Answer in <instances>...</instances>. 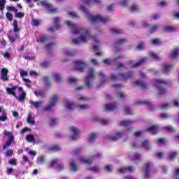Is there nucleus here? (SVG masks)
Listing matches in <instances>:
<instances>
[{
	"label": "nucleus",
	"mask_w": 179,
	"mask_h": 179,
	"mask_svg": "<svg viewBox=\"0 0 179 179\" xmlns=\"http://www.w3.org/2000/svg\"><path fill=\"white\" fill-rule=\"evenodd\" d=\"M141 146L142 148L145 149V150H150V143L148 140H145L144 141H143L141 143Z\"/></svg>",
	"instance_id": "a878e982"
},
{
	"label": "nucleus",
	"mask_w": 179,
	"mask_h": 179,
	"mask_svg": "<svg viewBox=\"0 0 179 179\" xmlns=\"http://www.w3.org/2000/svg\"><path fill=\"white\" fill-rule=\"evenodd\" d=\"M159 126H157V125H152V126H150V127H148L147 129V131L148 132H150L152 131H153V135H157V134H159Z\"/></svg>",
	"instance_id": "412c9836"
},
{
	"label": "nucleus",
	"mask_w": 179,
	"mask_h": 179,
	"mask_svg": "<svg viewBox=\"0 0 179 179\" xmlns=\"http://www.w3.org/2000/svg\"><path fill=\"white\" fill-rule=\"evenodd\" d=\"M135 121L134 120H126V121H122L119 123L120 127H129L134 124Z\"/></svg>",
	"instance_id": "4be33fe9"
},
{
	"label": "nucleus",
	"mask_w": 179,
	"mask_h": 179,
	"mask_svg": "<svg viewBox=\"0 0 179 179\" xmlns=\"http://www.w3.org/2000/svg\"><path fill=\"white\" fill-rule=\"evenodd\" d=\"M143 104H145V106H148L149 110H152V107H153V105L152 104V102L150 101H144L142 102Z\"/></svg>",
	"instance_id": "0e129e2a"
},
{
	"label": "nucleus",
	"mask_w": 179,
	"mask_h": 179,
	"mask_svg": "<svg viewBox=\"0 0 179 179\" xmlns=\"http://www.w3.org/2000/svg\"><path fill=\"white\" fill-rule=\"evenodd\" d=\"M34 93L36 97H45V92L43 91H34Z\"/></svg>",
	"instance_id": "58836bf2"
},
{
	"label": "nucleus",
	"mask_w": 179,
	"mask_h": 179,
	"mask_svg": "<svg viewBox=\"0 0 179 179\" xmlns=\"http://www.w3.org/2000/svg\"><path fill=\"white\" fill-rule=\"evenodd\" d=\"M41 3L42 5H44L45 6H47V8L49 9V10H51V12H54L55 13H57V8H54V9H51V5L47 3V2L45 1H41Z\"/></svg>",
	"instance_id": "f704fd0d"
},
{
	"label": "nucleus",
	"mask_w": 179,
	"mask_h": 179,
	"mask_svg": "<svg viewBox=\"0 0 179 179\" xmlns=\"http://www.w3.org/2000/svg\"><path fill=\"white\" fill-rule=\"evenodd\" d=\"M57 121H58V119H57V118L50 119V127H54V126L57 125Z\"/></svg>",
	"instance_id": "6e6d98bb"
},
{
	"label": "nucleus",
	"mask_w": 179,
	"mask_h": 179,
	"mask_svg": "<svg viewBox=\"0 0 179 179\" xmlns=\"http://www.w3.org/2000/svg\"><path fill=\"white\" fill-rule=\"evenodd\" d=\"M89 19L92 23H96L97 22H102L103 24H106L107 22H110V17L107 16L105 18H103L101 15H89Z\"/></svg>",
	"instance_id": "0eeeda50"
},
{
	"label": "nucleus",
	"mask_w": 179,
	"mask_h": 179,
	"mask_svg": "<svg viewBox=\"0 0 179 179\" xmlns=\"http://www.w3.org/2000/svg\"><path fill=\"white\" fill-rule=\"evenodd\" d=\"M41 66H42V68H48V66H50V62H43L42 63H41Z\"/></svg>",
	"instance_id": "052dcab7"
},
{
	"label": "nucleus",
	"mask_w": 179,
	"mask_h": 179,
	"mask_svg": "<svg viewBox=\"0 0 179 179\" xmlns=\"http://www.w3.org/2000/svg\"><path fill=\"white\" fill-rule=\"evenodd\" d=\"M94 120L96 122H100V124H101V125H108V124H110V120L101 119V117H99L97 116L94 117Z\"/></svg>",
	"instance_id": "f3484780"
},
{
	"label": "nucleus",
	"mask_w": 179,
	"mask_h": 179,
	"mask_svg": "<svg viewBox=\"0 0 179 179\" xmlns=\"http://www.w3.org/2000/svg\"><path fill=\"white\" fill-rule=\"evenodd\" d=\"M6 156L7 157H12L13 156V150H7L6 151Z\"/></svg>",
	"instance_id": "4d7b16f0"
},
{
	"label": "nucleus",
	"mask_w": 179,
	"mask_h": 179,
	"mask_svg": "<svg viewBox=\"0 0 179 179\" xmlns=\"http://www.w3.org/2000/svg\"><path fill=\"white\" fill-rule=\"evenodd\" d=\"M152 166H153V164L150 162H148V163L144 164L145 178H149V176H150L149 174L150 173V169H152Z\"/></svg>",
	"instance_id": "9b49d317"
},
{
	"label": "nucleus",
	"mask_w": 179,
	"mask_h": 179,
	"mask_svg": "<svg viewBox=\"0 0 179 179\" xmlns=\"http://www.w3.org/2000/svg\"><path fill=\"white\" fill-rule=\"evenodd\" d=\"M29 104L31 106H33L34 108H36V110H38L39 107H41L43 104V101H38V102H34L31 100L29 101Z\"/></svg>",
	"instance_id": "5701e85b"
},
{
	"label": "nucleus",
	"mask_w": 179,
	"mask_h": 179,
	"mask_svg": "<svg viewBox=\"0 0 179 179\" xmlns=\"http://www.w3.org/2000/svg\"><path fill=\"white\" fill-rule=\"evenodd\" d=\"M146 59H148V58H146V57H143V58L141 59L137 63H136L135 64L133 65V68H139V66H141V65H142V64H143L146 62Z\"/></svg>",
	"instance_id": "c85d7f7f"
},
{
	"label": "nucleus",
	"mask_w": 179,
	"mask_h": 179,
	"mask_svg": "<svg viewBox=\"0 0 179 179\" xmlns=\"http://www.w3.org/2000/svg\"><path fill=\"white\" fill-rule=\"evenodd\" d=\"M59 22H61V19L59 18V17H56L55 18L53 19V23L55 27H57V29H59V27H61V25L59 24Z\"/></svg>",
	"instance_id": "2f4dec72"
},
{
	"label": "nucleus",
	"mask_w": 179,
	"mask_h": 179,
	"mask_svg": "<svg viewBox=\"0 0 179 179\" xmlns=\"http://www.w3.org/2000/svg\"><path fill=\"white\" fill-rule=\"evenodd\" d=\"M176 157H177V152H171V154H169L170 160H174V159H176Z\"/></svg>",
	"instance_id": "69168bd1"
},
{
	"label": "nucleus",
	"mask_w": 179,
	"mask_h": 179,
	"mask_svg": "<svg viewBox=\"0 0 179 179\" xmlns=\"http://www.w3.org/2000/svg\"><path fill=\"white\" fill-rule=\"evenodd\" d=\"M90 171H94V173H99V171H100V169L99 168V166H91L90 168Z\"/></svg>",
	"instance_id": "603ef678"
},
{
	"label": "nucleus",
	"mask_w": 179,
	"mask_h": 179,
	"mask_svg": "<svg viewBox=\"0 0 179 179\" xmlns=\"http://www.w3.org/2000/svg\"><path fill=\"white\" fill-rule=\"evenodd\" d=\"M26 139L27 142H36V139L34 138V136L29 134L26 136Z\"/></svg>",
	"instance_id": "37998d69"
},
{
	"label": "nucleus",
	"mask_w": 179,
	"mask_h": 179,
	"mask_svg": "<svg viewBox=\"0 0 179 179\" xmlns=\"http://www.w3.org/2000/svg\"><path fill=\"white\" fill-rule=\"evenodd\" d=\"M49 152H59L61 146L59 145H53L48 148Z\"/></svg>",
	"instance_id": "b1692460"
},
{
	"label": "nucleus",
	"mask_w": 179,
	"mask_h": 179,
	"mask_svg": "<svg viewBox=\"0 0 179 179\" xmlns=\"http://www.w3.org/2000/svg\"><path fill=\"white\" fill-rule=\"evenodd\" d=\"M179 55V48H175L171 52V57L173 59L177 58V56Z\"/></svg>",
	"instance_id": "7c9ffc66"
},
{
	"label": "nucleus",
	"mask_w": 179,
	"mask_h": 179,
	"mask_svg": "<svg viewBox=\"0 0 179 179\" xmlns=\"http://www.w3.org/2000/svg\"><path fill=\"white\" fill-rule=\"evenodd\" d=\"M135 84L136 85V86H138L141 89H147L148 88V84L145 81L136 80V81H135Z\"/></svg>",
	"instance_id": "aec40b11"
},
{
	"label": "nucleus",
	"mask_w": 179,
	"mask_h": 179,
	"mask_svg": "<svg viewBox=\"0 0 179 179\" xmlns=\"http://www.w3.org/2000/svg\"><path fill=\"white\" fill-rule=\"evenodd\" d=\"M167 84V81L163 80V79H155L154 85L156 87V88L158 90L159 94H166L167 92V90L163 87L164 85Z\"/></svg>",
	"instance_id": "7ed1b4c3"
},
{
	"label": "nucleus",
	"mask_w": 179,
	"mask_h": 179,
	"mask_svg": "<svg viewBox=\"0 0 179 179\" xmlns=\"http://www.w3.org/2000/svg\"><path fill=\"white\" fill-rule=\"evenodd\" d=\"M86 63L83 62L82 60H77L74 62V69L75 71H78V72H83Z\"/></svg>",
	"instance_id": "9d476101"
},
{
	"label": "nucleus",
	"mask_w": 179,
	"mask_h": 179,
	"mask_svg": "<svg viewBox=\"0 0 179 179\" xmlns=\"http://www.w3.org/2000/svg\"><path fill=\"white\" fill-rule=\"evenodd\" d=\"M56 169L57 171H62L65 169V166L62 163H60L57 164Z\"/></svg>",
	"instance_id": "3c124183"
},
{
	"label": "nucleus",
	"mask_w": 179,
	"mask_h": 179,
	"mask_svg": "<svg viewBox=\"0 0 179 179\" xmlns=\"http://www.w3.org/2000/svg\"><path fill=\"white\" fill-rule=\"evenodd\" d=\"M42 43V44L45 43L47 41H48V38L45 35H43L39 37V38L37 40V42Z\"/></svg>",
	"instance_id": "473e14b6"
},
{
	"label": "nucleus",
	"mask_w": 179,
	"mask_h": 179,
	"mask_svg": "<svg viewBox=\"0 0 179 179\" xmlns=\"http://www.w3.org/2000/svg\"><path fill=\"white\" fill-rule=\"evenodd\" d=\"M17 89L18 92H22L23 91V87H19L17 85L11 87H7L6 88V92L8 94H10L11 96H13L15 99H17V95H16V92H15V90Z\"/></svg>",
	"instance_id": "1a4fd4ad"
},
{
	"label": "nucleus",
	"mask_w": 179,
	"mask_h": 179,
	"mask_svg": "<svg viewBox=\"0 0 179 179\" xmlns=\"http://www.w3.org/2000/svg\"><path fill=\"white\" fill-rule=\"evenodd\" d=\"M117 102L112 103H107L105 105V109L106 111H114V110L117 109Z\"/></svg>",
	"instance_id": "2eb2a0df"
},
{
	"label": "nucleus",
	"mask_w": 179,
	"mask_h": 179,
	"mask_svg": "<svg viewBox=\"0 0 179 179\" xmlns=\"http://www.w3.org/2000/svg\"><path fill=\"white\" fill-rule=\"evenodd\" d=\"M69 166L71 167L73 171H78V165H76V161L72 159L71 162L69 164Z\"/></svg>",
	"instance_id": "c756f323"
},
{
	"label": "nucleus",
	"mask_w": 179,
	"mask_h": 179,
	"mask_svg": "<svg viewBox=\"0 0 179 179\" xmlns=\"http://www.w3.org/2000/svg\"><path fill=\"white\" fill-rule=\"evenodd\" d=\"M159 30V25H153L152 27H150V31L151 34L156 33Z\"/></svg>",
	"instance_id": "c03bdc74"
},
{
	"label": "nucleus",
	"mask_w": 179,
	"mask_h": 179,
	"mask_svg": "<svg viewBox=\"0 0 179 179\" xmlns=\"http://www.w3.org/2000/svg\"><path fill=\"white\" fill-rule=\"evenodd\" d=\"M3 135L5 136H7L8 141L5 143V144L3 145V150H5L9 148V146L12 145V142L15 140V136H13V134L10 131H8L6 130H4L3 131Z\"/></svg>",
	"instance_id": "39448f33"
},
{
	"label": "nucleus",
	"mask_w": 179,
	"mask_h": 179,
	"mask_svg": "<svg viewBox=\"0 0 179 179\" xmlns=\"http://www.w3.org/2000/svg\"><path fill=\"white\" fill-rule=\"evenodd\" d=\"M77 99L79 101H87V100H89L88 97L85 96L82 94H78L77 95Z\"/></svg>",
	"instance_id": "ea45409f"
},
{
	"label": "nucleus",
	"mask_w": 179,
	"mask_h": 179,
	"mask_svg": "<svg viewBox=\"0 0 179 179\" xmlns=\"http://www.w3.org/2000/svg\"><path fill=\"white\" fill-rule=\"evenodd\" d=\"M66 24L70 27V29H72L73 34H81L80 38H78L72 39V43H73V44L79 45L80 44V41H83V43H87V41L93 37L89 30H85L83 27H78L76 24L72 23L71 21H66Z\"/></svg>",
	"instance_id": "f257e3e1"
},
{
	"label": "nucleus",
	"mask_w": 179,
	"mask_h": 179,
	"mask_svg": "<svg viewBox=\"0 0 179 179\" xmlns=\"http://www.w3.org/2000/svg\"><path fill=\"white\" fill-rule=\"evenodd\" d=\"M9 72V70L6 68H3L1 69V80H3V82H8L9 80V78H8V73Z\"/></svg>",
	"instance_id": "4468645a"
},
{
	"label": "nucleus",
	"mask_w": 179,
	"mask_h": 179,
	"mask_svg": "<svg viewBox=\"0 0 179 179\" xmlns=\"http://www.w3.org/2000/svg\"><path fill=\"white\" fill-rule=\"evenodd\" d=\"M124 111L125 115H132V110H131V109L128 107L124 108Z\"/></svg>",
	"instance_id": "bf43d9fd"
},
{
	"label": "nucleus",
	"mask_w": 179,
	"mask_h": 179,
	"mask_svg": "<svg viewBox=\"0 0 179 179\" xmlns=\"http://www.w3.org/2000/svg\"><path fill=\"white\" fill-rule=\"evenodd\" d=\"M9 164H10V166H17V162L16 161V159H10L8 161Z\"/></svg>",
	"instance_id": "680f3d73"
},
{
	"label": "nucleus",
	"mask_w": 179,
	"mask_h": 179,
	"mask_svg": "<svg viewBox=\"0 0 179 179\" xmlns=\"http://www.w3.org/2000/svg\"><path fill=\"white\" fill-rule=\"evenodd\" d=\"M13 26L14 27L13 31L15 34V37H17V38H19L20 36L17 34V33H19L20 31V28H19V26H17V20H14Z\"/></svg>",
	"instance_id": "a211bd4d"
},
{
	"label": "nucleus",
	"mask_w": 179,
	"mask_h": 179,
	"mask_svg": "<svg viewBox=\"0 0 179 179\" xmlns=\"http://www.w3.org/2000/svg\"><path fill=\"white\" fill-rule=\"evenodd\" d=\"M125 43H127V39L121 38V39H118L117 41H116V42L115 43V45L118 47L120 45H122L125 44Z\"/></svg>",
	"instance_id": "e433bc0d"
},
{
	"label": "nucleus",
	"mask_w": 179,
	"mask_h": 179,
	"mask_svg": "<svg viewBox=\"0 0 179 179\" xmlns=\"http://www.w3.org/2000/svg\"><path fill=\"white\" fill-rule=\"evenodd\" d=\"M58 99H59V97L58 96L57 94H54L50 97V103L48 104V106H47L45 108H43L44 111H50V110L52 109V107L54 106H55V104H57V103H58Z\"/></svg>",
	"instance_id": "6e6552de"
},
{
	"label": "nucleus",
	"mask_w": 179,
	"mask_h": 179,
	"mask_svg": "<svg viewBox=\"0 0 179 179\" xmlns=\"http://www.w3.org/2000/svg\"><path fill=\"white\" fill-rule=\"evenodd\" d=\"M71 132H72V136H71V139H73V141H76V139H79L80 138V131H79V129H78V128L75 127H71Z\"/></svg>",
	"instance_id": "f8f14e48"
},
{
	"label": "nucleus",
	"mask_w": 179,
	"mask_h": 179,
	"mask_svg": "<svg viewBox=\"0 0 179 179\" xmlns=\"http://www.w3.org/2000/svg\"><path fill=\"white\" fill-rule=\"evenodd\" d=\"M53 76H54L55 80H57V82H58V83H61V82H62V77L61 76V74H59L58 73H53Z\"/></svg>",
	"instance_id": "c9c22d12"
},
{
	"label": "nucleus",
	"mask_w": 179,
	"mask_h": 179,
	"mask_svg": "<svg viewBox=\"0 0 179 179\" xmlns=\"http://www.w3.org/2000/svg\"><path fill=\"white\" fill-rule=\"evenodd\" d=\"M7 10H8V12H14L15 13H17V8L12 6H7Z\"/></svg>",
	"instance_id": "a18cd8bd"
},
{
	"label": "nucleus",
	"mask_w": 179,
	"mask_h": 179,
	"mask_svg": "<svg viewBox=\"0 0 179 179\" xmlns=\"http://www.w3.org/2000/svg\"><path fill=\"white\" fill-rule=\"evenodd\" d=\"M131 160L135 162L136 164H139L142 162V157L140 154L136 153L131 156Z\"/></svg>",
	"instance_id": "dca6fc26"
},
{
	"label": "nucleus",
	"mask_w": 179,
	"mask_h": 179,
	"mask_svg": "<svg viewBox=\"0 0 179 179\" xmlns=\"http://www.w3.org/2000/svg\"><path fill=\"white\" fill-rule=\"evenodd\" d=\"M54 45H55V43H54V42H50V43H48L46 45V50L48 51H50V50H51L52 48V47H54Z\"/></svg>",
	"instance_id": "13d9d810"
},
{
	"label": "nucleus",
	"mask_w": 179,
	"mask_h": 179,
	"mask_svg": "<svg viewBox=\"0 0 179 179\" xmlns=\"http://www.w3.org/2000/svg\"><path fill=\"white\" fill-rule=\"evenodd\" d=\"M170 107V103H163L160 106L161 110H167Z\"/></svg>",
	"instance_id": "338daca9"
},
{
	"label": "nucleus",
	"mask_w": 179,
	"mask_h": 179,
	"mask_svg": "<svg viewBox=\"0 0 179 179\" xmlns=\"http://www.w3.org/2000/svg\"><path fill=\"white\" fill-rule=\"evenodd\" d=\"M6 17L9 22H12V20L13 19V15L9 12H7L6 13Z\"/></svg>",
	"instance_id": "864d4df0"
},
{
	"label": "nucleus",
	"mask_w": 179,
	"mask_h": 179,
	"mask_svg": "<svg viewBox=\"0 0 179 179\" xmlns=\"http://www.w3.org/2000/svg\"><path fill=\"white\" fill-rule=\"evenodd\" d=\"M80 161L83 162V163H85L86 164H89L90 166H92L93 164V162L90 159H87L86 158H81Z\"/></svg>",
	"instance_id": "49530a36"
},
{
	"label": "nucleus",
	"mask_w": 179,
	"mask_h": 179,
	"mask_svg": "<svg viewBox=\"0 0 179 179\" xmlns=\"http://www.w3.org/2000/svg\"><path fill=\"white\" fill-rule=\"evenodd\" d=\"M84 3L89 4L90 2H95V3H101V0H83Z\"/></svg>",
	"instance_id": "de8ad7c7"
},
{
	"label": "nucleus",
	"mask_w": 179,
	"mask_h": 179,
	"mask_svg": "<svg viewBox=\"0 0 179 179\" xmlns=\"http://www.w3.org/2000/svg\"><path fill=\"white\" fill-rule=\"evenodd\" d=\"M43 80L45 82L46 86H51V82L50 81V77L45 76L43 78Z\"/></svg>",
	"instance_id": "e2e57ef3"
},
{
	"label": "nucleus",
	"mask_w": 179,
	"mask_h": 179,
	"mask_svg": "<svg viewBox=\"0 0 179 179\" xmlns=\"http://www.w3.org/2000/svg\"><path fill=\"white\" fill-rule=\"evenodd\" d=\"M164 33H173L176 31V28L173 26H166L164 28Z\"/></svg>",
	"instance_id": "cd10ccee"
},
{
	"label": "nucleus",
	"mask_w": 179,
	"mask_h": 179,
	"mask_svg": "<svg viewBox=\"0 0 179 179\" xmlns=\"http://www.w3.org/2000/svg\"><path fill=\"white\" fill-rule=\"evenodd\" d=\"M108 138L111 139V141H118V139H121V138H122V133L116 132L114 136H108Z\"/></svg>",
	"instance_id": "6ab92c4d"
},
{
	"label": "nucleus",
	"mask_w": 179,
	"mask_h": 179,
	"mask_svg": "<svg viewBox=\"0 0 179 179\" xmlns=\"http://www.w3.org/2000/svg\"><path fill=\"white\" fill-rule=\"evenodd\" d=\"M27 121L28 124H30L31 125H34V124H36V121H34V118H33L31 114L28 115Z\"/></svg>",
	"instance_id": "4c0bfd02"
},
{
	"label": "nucleus",
	"mask_w": 179,
	"mask_h": 179,
	"mask_svg": "<svg viewBox=\"0 0 179 179\" xmlns=\"http://www.w3.org/2000/svg\"><path fill=\"white\" fill-rule=\"evenodd\" d=\"M66 106L68 110H73V108H79L80 110H87L90 108V106L87 104L79 105L69 101H66Z\"/></svg>",
	"instance_id": "423d86ee"
},
{
	"label": "nucleus",
	"mask_w": 179,
	"mask_h": 179,
	"mask_svg": "<svg viewBox=\"0 0 179 179\" xmlns=\"http://www.w3.org/2000/svg\"><path fill=\"white\" fill-rule=\"evenodd\" d=\"M80 148H76L73 150V156H79L80 155Z\"/></svg>",
	"instance_id": "5fc2aeb1"
},
{
	"label": "nucleus",
	"mask_w": 179,
	"mask_h": 179,
	"mask_svg": "<svg viewBox=\"0 0 179 179\" xmlns=\"http://www.w3.org/2000/svg\"><path fill=\"white\" fill-rule=\"evenodd\" d=\"M22 92L21 94H19V96H17V98H15L18 101H24L26 100V92L24 91H20Z\"/></svg>",
	"instance_id": "393cba45"
},
{
	"label": "nucleus",
	"mask_w": 179,
	"mask_h": 179,
	"mask_svg": "<svg viewBox=\"0 0 179 179\" xmlns=\"http://www.w3.org/2000/svg\"><path fill=\"white\" fill-rule=\"evenodd\" d=\"M135 170V167L131 166H123L118 169V172L120 174H125V173H127L128 171H130L132 173Z\"/></svg>",
	"instance_id": "ddd939ff"
},
{
	"label": "nucleus",
	"mask_w": 179,
	"mask_h": 179,
	"mask_svg": "<svg viewBox=\"0 0 179 179\" xmlns=\"http://www.w3.org/2000/svg\"><path fill=\"white\" fill-rule=\"evenodd\" d=\"M173 69V65L164 64L162 66V72H170Z\"/></svg>",
	"instance_id": "bb28decb"
},
{
	"label": "nucleus",
	"mask_w": 179,
	"mask_h": 179,
	"mask_svg": "<svg viewBox=\"0 0 179 179\" xmlns=\"http://www.w3.org/2000/svg\"><path fill=\"white\" fill-rule=\"evenodd\" d=\"M5 5H6V0H0V11L3 12L5 9Z\"/></svg>",
	"instance_id": "a19ab883"
},
{
	"label": "nucleus",
	"mask_w": 179,
	"mask_h": 179,
	"mask_svg": "<svg viewBox=\"0 0 179 179\" xmlns=\"http://www.w3.org/2000/svg\"><path fill=\"white\" fill-rule=\"evenodd\" d=\"M166 142H167V139L164 138H161L157 139V141H156V143H157L158 145H164Z\"/></svg>",
	"instance_id": "79ce46f5"
},
{
	"label": "nucleus",
	"mask_w": 179,
	"mask_h": 179,
	"mask_svg": "<svg viewBox=\"0 0 179 179\" xmlns=\"http://www.w3.org/2000/svg\"><path fill=\"white\" fill-rule=\"evenodd\" d=\"M137 10H139V8L138 7V5L134 4L130 8V11L131 13H134V12H137Z\"/></svg>",
	"instance_id": "8fccbe9b"
},
{
	"label": "nucleus",
	"mask_w": 179,
	"mask_h": 179,
	"mask_svg": "<svg viewBox=\"0 0 179 179\" xmlns=\"http://www.w3.org/2000/svg\"><path fill=\"white\" fill-rule=\"evenodd\" d=\"M132 76H134V72L129 71L127 72L119 73L117 76L112 74L110 76V79L113 80H124V82L127 83L129 79H132Z\"/></svg>",
	"instance_id": "f03ea898"
},
{
	"label": "nucleus",
	"mask_w": 179,
	"mask_h": 179,
	"mask_svg": "<svg viewBox=\"0 0 179 179\" xmlns=\"http://www.w3.org/2000/svg\"><path fill=\"white\" fill-rule=\"evenodd\" d=\"M128 3H129V0H121L120 1H119V5L121 6H127L128 5Z\"/></svg>",
	"instance_id": "774afa93"
},
{
	"label": "nucleus",
	"mask_w": 179,
	"mask_h": 179,
	"mask_svg": "<svg viewBox=\"0 0 179 179\" xmlns=\"http://www.w3.org/2000/svg\"><path fill=\"white\" fill-rule=\"evenodd\" d=\"M87 73V76L85 78V85L87 86L88 89H92L93 87L92 82L94 80V68L92 67L89 69Z\"/></svg>",
	"instance_id": "20e7f679"
},
{
	"label": "nucleus",
	"mask_w": 179,
	"mask_h": 179,
	"mask_svg": "<svg viewBox=\"0 0 179 179\" xmlns=\"http://www.w3.org/2000/svg\"><path fill=\"white\" fill-rule=\"evenodd\" d=\"M15 17H17L18 19H22V17H24V13H22V12L18 13L17 11V13H15Z\"/></svg>",
	"instance_id": "09e8293b"
},
{
	"label": "nucleus",
	"mask_w": 179,
	"mask_h": 179,
	"mask_svg": "<svg viewBox=\"0 0 179 179\" xmlns=\"http://www.w3.org/2000/svg\"><path fill=\"white\" fill-rule=\"evenodd\" d=\"M109 31L110 33H113V34H121L122 33V29H118L117 28H110L109 29Z\"/></svg>",
	"instance_id": "72a5a7b5"
}]
</instances>
